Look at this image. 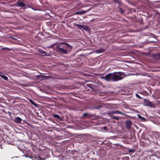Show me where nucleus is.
<instances>
[{"mask_svg":"<svg viewBox=\"0 0 160 160\" xmlns=\"http://www.w3.org/2000/svg\"><path fill=\"white\" fill-rule=\"evenodd\" d=\"M72 48V46L65 42H63L58 44L57 50L59 53L67 54L71 51Z\"/></svg>","mask_w":160,"mask_h":160,"instance_id":"nucleus-1","label":"nucleus"},{"mask_svg":"<svg viewBox=\"0 0 160 160\" xmlns=\"http://www.w3.org/2000/svg\"><path fill=\"white\" fill-rule=\"evenodd\" d=\"M112 81L117 82L122 79L125 77L123 72H115L112 73Z\"/></svg>","mask_w":160,"mask_h":160,"instance_id":"nucleus-2","label":"nucleus"},{"mask_svg":"<svg viewBox=\"0 0 160 160\" xmlns=\"http://www.w3.org/2000/svg\"><path fill=\"white\" fill-rule=\"evenodd\" d=\"M144 102L146 106H148L152 108L154 107L155 105L154 104L152 103V102H149L147 99H145Z\"/></svg>","mask_w":160,"mask_h":160,"instance_id":"nucleus-3","label":"nucleus"},{"mask_svg":"<svg viewBox=\"0 0 160 160\" xmlns=\"http://www.w3.org/2000/svg\"><path fill=\"white\" fill-rule=\"evenodd\" d=\"M112 73L108 74L105 76V80L107 82L112 81Z\"/></svg>","mask_w":160,"mask_h":160,"instance_id":"nucleus-4","label":"nucleus"},{"mask_svg":"<svg viewBox=\"0 0 160 160\" xmlns=\"http://www.w3.org/2000/svg\"><path fill=\"white\" fill-rule=\"evenodd\" d=\"M148 141L150 142H152L154 143H155V142L157 139H155V137L154 136V134H152L149 136Z\"/></svg>","mask_w":160,"mask_h":160,"instance_id":"nucleus-5","label":"nucleus"},{"mask_svg":"<svg viewBox=\"0 0 160 160\" xmlns=\"http://www.w3.org/2000/svg\"><path fill=\"white\" fill-rule=\"evenodd\" d=\"M17 6L18 7H20L21 8H25L26 7L25 4L22 1H18L16 3Z\"/></svg>","mask_w":160,"mask_h":160,"instance_id":"nucleus-6","label":"nucleus"},{"mask_svg":"<svg viewBox=\"0 0 160 160\" xmlns=\"http://www.w3.org/2000/svg\"><path fill=\"white\" fill-rule=\"evenodd\" d=\"M126 127L128 129L130 128L132 124V122L131 121L128 120L126 121Z\"/></svg>","mask_w":160,"mask_h":160,"instance_id":"nucleus-7","label":"nucleus"},{"mask_svg":"<svg viewBox=\"0 0 160 160\" xmlns=\"http://www.w3.org/2000/svg\"><path fill=\"white\" fill-rule=\"evenodd\" d=\"M75 26L78 29H81L83 28L86 30H87V29L88 28L87 27H84V26L80 24H77L75 25Z\"/></svg>","mask_w":160,"mask_h":160,"instance_id":"nucleus-8","label":"nucleus"},{"mask_svg":"<svg viewBox=\"0 0 160 160\" xmlns=\"http://www.w3.org/2000/svg\"><path fill=\"white\" fill-rule=\"evenodd\" d=\"M106 49L103 48H100L99 49L96 50L95 51L97 53H101L104 52Z\"/></svg>","mask_w":160,"mask_h":160,"instance_id":"nucleus-9","label":"nucleus"},{"mask_svg":"<svg viewBox=\"0 0 160 160\" xmlns=\"http://www.w3.org/2000/svg\"><path fill=\"white\" fill-rule=\"evenodd\" d=\"M22 120V119L19 117H17L14 119V121L18 123H20Z\"/></svg>","mask_w":160,"mask_h":160,"instance_id":"nucleus-10","label":"nucleus"},{"mask_svg":"<svg viewBox=\"0 0 160 160\" xmlns=\"http://www.w3.org/2000/svg\"><path fill=\"white\" fill-rule=\"evenodd\" d=\"M111 114H120L122 115L124 114L123 113L117 110L115 111H111Z\"/></svg>","mask_w":160,"mask_h":160,"instance_id":"nucleus-11","label":"nucleus"},{"mask_svg":"<svg viewBox=\"0 0 160 160\" xmlns=\"http://www.w3.org/2000/svg\"><path fill=\"white\" fill-rule=\"evenodd\" d=\"M90 10V9H88V10H85V11L83 10V11H82L81 12H80V15L85 14L87 12H88V11H89Z\"/></svg>","mask_w":160,"mask_h":160,"instance_id":"nucleus-12","label":"nucleus"},{"mask_svg":"<svg viewBox=\"0 0 160 160\" xmlns=\"http://www.w3.org/2000/svg\"><path fill=\"white\" fill-rule=\"evenodd\" d=\"M53 116L54 118H57L58 119H60L61 118L60 117V116L58 115L57 114H53Z\"/></svg>","mask_w":160,"mask_h":160,"instance_id":"nucleus-13","label":"nucleus"},{"mask_svg":"<svg viewBox=\"0 0 160 160\" xmlns=\"http://www.w3.org/2000/svg\"><path fill=\"white\" fill-rule=\"evenodd\" d=\"M113 2L118 4H120L121 3V2L120 0H113Z\"/></svg>","mask_w":160,"mask_h":160,"instance_id":"nucleus-14","label":"nucleus"},{"mask_svg":"<svg viewBox=\"0 0 160 160\" xmlns=\"http://www.w3.org/2000/svg\"><path fill=\"white\" fill-rule=\"evenodd\" d=\"M102 107L101 105H98L97 106H95L94 108V109H96L98 110H99L100 108H102Z\"/></svg>","mask_w":160,"mask_h":160,"instance_id":"nucleus-15","label":"nucleus"},{"mask_svg":"<svg viewBox=\"0 0 160 160\" xmlns=\"http://www.w3.org/2000/svg\"><path fill=\"white\" fill-rule=\"evenodd\" d=\"M0 76L5 80H7L8 79V77L5 75H0Z\"/></svg>","mask_w":160,"mask_h":160,"instance_id":"nucleus-16","label":"nucleus"},{"mask_svg":"<svg viewBox=\"0 0 160 160\" xmlns=\"http://www.w3.org/2000/svg\"><path fill=\"white\" fill-rule=\"evenodd\" d=\"M119 11L122 13L123 14L125 12V11L120 7H119Z\"/></svg>","mask_w":160,"mask_h":160,"instance_id":"nucleus-17","label":"nucleus"},{"mask_svg":"<svg viewBox=\"0 0 160 160\" xmlns=\"http://www.w3.org/2000/svg\"><path fill=\"white\" fill-rule=\"evenodd\" d=\"M34 158L35 159H38V158L39 159H38V160H42L44 159V158H42L39 155L38 156V157H35Z\"/></svg>","mask_w":160,"mask_h":160,"instance_id":"nucleus-18","label":"nucleus"},{"mask_svg":"<svg viewBox=\"0 0 160 160\" xmlns=\"http://www.w3.org/2000/svg\"><path fill=\"white\" fill-rule=\"evenodd\" d=\"M112 119H116V120H118L119 119L120 117H117V116H112Z\"/></svg>","mask_w":160,"mask_h":160,"instance_id":"nucleus-19","label":"nucleus"},{"mask_svg":"<svg viewBox=\"0 0 160 160\" xmlns=\"http://www.w3.org/2000/svg\"><path fill=\"white\" fill-rule=\"evenodd\" d=\"M138 118L142 119V120H145V118L144 117H142L140 115L138 114Z\"/></svg>","mask_w":160,"mask_h":160,"instance_id":"nucleus-20","label":"nucleus"},{"mask_svg":"<svg viewBox=\"0 0 160 160\" xmlns=\"http://www.w3.org/2000/svg\"><path fill=\"white\" fill-rule=\"evenodd\" d=\"M135 151L134 149H129L128 150V152L130 153H133Z\"/></svg>","mask_w":160,"mask_h":160,"instance_id":"nucleus-21","label":"nucleus"},{"mask_svg":"<svg viewBox=\"0 0 160 160\" xmlns=\"http://www.w3.org/2000/svg\"><path fill=\"white\" fill-rule=\"evenodd\" d=\"M29 101L33 105H34L35 106L36 105V104L34 102L33 100H31V99H29Z\"/></svg>","mask_w":160,"mask_h":160,"instance_id":"nucleus-22","label":"nucleus"},{"mask_svg":"<svg viewBox=\"0 0 160 160\" xmlns=\"http://www.w3.org/2000/svg\"><path fill=\"white\" fill-rule=\"evenodd\" d=\"M136 96L139 99H142V98H141L138 94H136Z\"/></svg>","mask_w":160,"mask_h":160,"instance_id":"nucleus-23","label":"nucleus"},{"mask_svg":"<svg viewBox=\"0 0 160 160\" xmlns=\"http://www.w3.org/2000/svg\"><path fill=\"white\" fill-rule=\"evenodd\" d=\"M147 136V135H146V137H147V138H145L144 139L146 141L148 140V138H149V137H148Z\"/></svg>","mask_w":160,"mask_h":160,"instance_id":"nucleus-24","label":"nucleus"},{"mask_svg":"<svg viewBox=\"0 0 160 160\" xmlns=\"http://www.w3.org/2000/svg\"><path fill=\"white\" fill-rule=\"evenodd\" d=\"M86 85L87 86H88V87L91 88H92V85L91 84H87Z\"/></svg>","mask_w":160,"mask_h":160,"instance_id":"nucleus-25","label":"nucleus"},{"mask_svg":"<svg viewBox=\"0 0 160 160\" xmlns=\"http://www.w3.org/2000/svg\"><path fill=\"white\" fill-rule=\"evenodd\" d=\"M75 14H79L80 15V12H75Z\"/></svg>","mask_w":160,"mask_h":160,"instance_id":"nucleus-26","label":"nucleus"},{"mask_svg":"<svg viewBox=\"0 0 160 160\" xmlns=\"http://www.w3.org/2000/svg\"><path fill=\"white\" fill-rule=\"evenodd\" d=\"M2 49L3 50H10V49L7 48H2Z\"/></svg>","mask_w":160,"mask_h":160,"instance_id":"nucleus-27","label":"nucleus"},{"mask_svg":"<svg viewBox=\"0 0 160 160\" xmlns=\"http://www.w3.org/2000/svg\"><path fill=\"white\" fill-rule=\"evenodd\" d=\"M88 114L87 113H84L83 114V116L84 117L87 116L88 115Z\"/></svg>","mask_w":160,"mask_h":160,"instance_id":"nucleus-28","label":"nucleus"},{"mask_svg":"<svg viewBox=\"0 0 160 160\" xmlns=\"http://www.w3.org/2000/svg\"><path fill=\"white\" fill-rule=\"evenodd\" d=\"M124 159L125 160H129V158L128 157H125L124 158Z\"/></svg>","mask_w":160,"mask_h":160,"instance_id":"nucleus-29","label":"nucleus"},{"mask_svg":"<svg viewBox=\"0 0 160 160\" xmlns=\"http://www.w3.org/2000/svg\"><path fill=\"white\" fill-rule=\"evenodd\" d=\"M40 52L42 53H46L44 51H40Z\"/></svg>","mask_w":160,"mask_h":160,"instance_id":"nucleus-30","label":"nucleus"},{"mask_svg":"<svg viewBox=\"0 0 160 160\" xmlns=\"http://www.w3.org/2000/svg\"><path fill=\"white\" fill-rule=\"evenodd\" d=\"M101 78L104 79L105 80V76H103L101 77Z\"/></svg>","mask_w":160,"mask_h":160,"instance_id":"nucleus-31","label":"nucleus"},{"mask_svg":"<svg viewBox=\"0 0 160 160\" xmlns=\"http://www.w3.org/2000/svg\"><path fill=\"white\" fill-rule=\"evenodd\" d=\"M107 128V127H106V126H105V127H104V129H106V128Z\"/></svg>","mask_w":160,"mask_h":160,"instance_id":"nucleus-32","label":"nucleus"},{"mask_svg":"<svg viewBox=\"0 0 160 160\" xmlns=\"http://www.w3.org/2000/svg\"><path fill=\"white\" fill-rule=\"evenodd\" d=\"M41 76L40 75H38L37 76V77H39Z\"/></svg>","mask_w":160,"mask_h":160,"instance_id":"nucleus-33","label":"nucleus"},{"mask_svg":"<svg viewBox=\"0 0 160 160\" xmlns=\"http://www.w3.org/2000/svg\"><path fill=\"white\" fill-rule=\"evenodd\" d=\"M0 146L1 147V148H2V146L1 144H0Z\"/></svg>","mask_w":160,"mask_h":160,"instance_id":"nucleus-34","label":"nucleus"},{"mask_svg":"<svg viewBox=\"0 0 160 160\" xmlns=\"http://www.w3.org/2000/svg\"><path fill=\"white\" fill-rule=\"evenodd\" d=\"M159 158H160V154H159Z\"/></svg>","mask_w":160,"mask_h":160,"instance_id":"nucleus-35","label":"nucleus"},{"mask_svg":"<svg viewBox=\"0 0 160 160\" xmlns=\"http://www.w3.org/2000/svg\"><path fill=\"white\" fill-rule=\"evenodd\" d=\"M159 18H160V15H159Z\"/></svg>","mask_w":160,"mask_h":160,"instance_id":"nucleus-36","label":"nucleus"},{"mask_svg":"<svg viewBox=\"0 0 160 160\" xmlns=\"http://www.w3.org/2000/svg\"><path fill=\"white\" fill-rule=\"evenodd\" d=\"M1 73L0 72V73Z\"/></svg>","mask_w":160,"mask_h":160,"instance_id":"nucleus-37","label":"nucleus"}]
</instances>
